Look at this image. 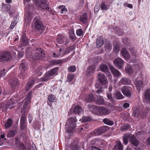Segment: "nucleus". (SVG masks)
<instances>
[{
    "mask_svg": "<svg viewBox=\"0 0 150 150\" xmlns=\"http://www.w3.org/2000/svg\"><path fill=\"white\" fill-rule=\"evenodd\" d=\"M76 118L75 117H71L67 120L65 127L68 133L71 134L74 132L76 127Z\"/></svg>",
    "mask_w": 150,
    "mask_h": 150,
    "instance_id": "nucleus-1",
    "label": "nucleus"
},
{
    "mask_svg": "<svg viewBox=\"0 0 150 150\" xmlns=\"http://www.w3.org/2000/svg\"><path fill=\"white\" fill-rule=\"evenodd\" d=\"M88 107L90 111L93 112H98L101 115H107L110 112V110L103 107H99L91 105H88Z\"/></svg>",
    "mask_w": 150,
    "mask_h": 150,
    "instance_id": "nucleus-2",
    "label": "nucleus"
},
{
    "mask_svg": "<svg viewBox=\"0 0 150 150\" xmlns=\"http://www.w3.org/2000/svg\"><path fill=\"white\" fill-rule=\"evenodd\" d=\"M45 0H35L36 7L40 10H49V7Z\"/></svg>",
    "mask_w": 150,
    "mask_h": 150,
    "instance_id": "nucleus-3",
    "label": "nucleus"
},
{
    "mask_svg": "<svg viewBox=\"0 0 150 150\" xmlns=\"http://www.w3.org/2000/svg\"><path fill=\"white\" fill-rule=\"evenodd\" d=\"M92 150H100L101 146L103 145V141L101 139H97L91 141Z\"/></svg>",
    "mask_w": 150,
    "mask_h": 150,
    "instance_id": "nucleus-4",
    "label": "nucleus"
},
{
    "mask_svg": "<svg viewBox=\"0 0 150 150\" xmlns=\"http://www.w3.org/2000/svg\"><path fill=\"white\" fill-rule=\"evenodd\" d=\"M32 92L31 91L29 92L23 101L25 102V103L23 106V108L21 109V111H24V112H26L28 108V105L30 103L31 99V95Z\"/></svg>",
    "mask_w": 150,
    "mask_h": 150,
    "instance_id": "nucleus-5",
    "label": "nucleus"
},
{
    "mask_svg": "<svg viewBox=\"0 0 150 150\" xmlns=\"http://www.w3.org/2000/svg\"><path fill=\"white\" fill-rule=\"evenodd\" d=\"M12 55L8 52H2L0 53V61H8L11 59Z\"/></svg>",
    "mask_w": 150,
    "mask_h": 150,
    "instance_id": "nucleus-6",
    "label": "nucleus"
},
{
    "mask_svg": "<svg viewBox=\"0 0 150 150\" xmlns=\"http://www.w3.org/2000/svg\"><path fill=\"white\" fill-rule=\"evenodd\" d=\"M33 7L32 5H27L25 8V11L26 12L24 17V18L26 20H28V22L33 17V14L30 11V10Z\"/></svg>",
    "mask_w": 150,
    "mask_h": 150,
    "instance_id": "nucleus-7",
    "label": "nucleus"
},
{
    "mask_svg": "<svg viewBox=\"0 0 150 150\" xmlns=\"http://www.w3.org/2000/svg\"><path fill=\"white\" fill-rule=\"evenodd\" d=\"M120 90L123 94L128 97L131 96L132 93V88L131 87L124 86L120 88Z\"/></svg>",
    "mask_w": 150,
    "mask_h": 150,
    "instance_id": "nucleus-8",
    "label": "nucleus"
},
{
    "mask_svg": "<svg viewBox=\"0 0 150 150\" xmlns=\"http://www.w3.org/2000/svg\"><path fill=\"white\" fill-rule=\"evenodd\" d=\"M57 42L59 44L64 43L65 45H67L69 42L65 35H58L57 40Z\"/></svg>",
    "mask_w": 150,
    "mask_h": 150,
    "instance_id": "nucleus-9",
    "label": "nucleus"
},
{
    "mask_svg": "<svg viewBox=\"0 0 150 150\" xmlns=\"http://www.w3.org/2000/svg\"><path fill=\"white\" fill-rule=\"evenodd\" d=\"M97 78L99 82L104 85L107 84L108 81L106 77L102 73H99L97 76Z\"/></svg>",
    "mask_w": 150,
    "mask_h": 150,
    "instance_id": "nucleus-10",
    "label": "nucleus"
},
{
    "mask_svg": "<svg viewBox=\"0 0 150 150\" xmlns=\"http://www.w3.org/2000/svg\"><path fill=\"white\" fill-rule=\"evenodd\" d=\"M44 55L45 54L42 49L40 48L37 49L35 52V56L33 57V59H41L42 57H44Z\"/></svg>",
    "mask_w": 150,
    "mask_h": 150,
    "instance_id": "nucleus-11",
    "label": "nucleus"
},
{
    "mask_svg": "<svg viewBox=\"0 0 150 150\" xmlns=\"http://www.w3.org/2000/svg\"><path fill=\"white\" fill-rule=\"evenodd\" d=\"M113 63L114 65L119 69L122 68L124 65V61L120 58L115 59Z\"/></svg>",
    "mask_w": 150,
    "mask_h": 150,
    "instance_id": "nucleus-12",
    "label": "nucleus"
},
{
    "mask_svg": "<svg viewBox=\"0 0 150 150\" xmlns=\"http://www.w3.org/2000/svg\"><path fill=\"white\" fill-rule=\"evenodd\" d=\"M108 126H103L98 128L94 131V135H99L106 132L108 130Z\"/></svg>",
    "mask_w": 150,
    "mask_h": 150,
    "instance_id": "nucleus-13",
    "label": "nucleus"
},
{
    "mask_svg": "<svg viewBox=\"0 0 150 150\" xmlns=\"http://www.w3.org/2000/svg\"><path fill=\"white\" fill-rule=\"evenodd\" d=\"M35 22V28L38 30H42L44 27L42 22L40 20L36 18L34 19Z\"/></svg>",
    "mask_w": 150,
    "mask_h": 150,
    "instance_id": "nucleus-14",
    "label": "nucleus"
},
{
    "mask_svg": "<svg viewBox=\"0 0 150 150\" xmlns=\"http://www.w3.org/2000/svg\"><path fill=\"white\" fill-rule=\"evenodd\" d=\"M110 69L114 76L119 78L121 76V74L119 71L113 67H110Z\"/></svg>",
    "mask_w": 150,
    "mask_h": 150,
    "instance_id": "nucleus-15",
    "label": "nucleus"
},
{
    "mask_svg": "<svg viewBox=\"0 0 150 150\" xmlns=\"http://www.w3.org/2000/svg\"><path fill=\"white\" fill-rule=\"evenodd\" d=\"M121 53L122 56L126 60H128L130 58V56L127 50L123 48L121 51Z\"/></svg>",
    "mask_w": 150,
    "mask_h": 150,
    "instance_id": "nucleus-16",
    "label": "nucleus"
},
{
    "mask_svg": "<svg viewBox=\"0 0 150 150\" xmlns=\"http://www.w3.org/2000/svg\"><path fill=\"white\" fill-rule=\"evenodd\" d=\"M73 112L75 114L80 115L83 113V110L81 107L79 105H76L73 109Z\"/></svg>",
    "mask_w": 150,
    "mask_h": 150,
    "instance_id": "nucleus-17",
    "label": "nucleus"
},
{
    "mask_svg": "<svg viewBox=\"0 0 150 150\" xmlns=\"http://www.w3.org/2000/svg\"><path fill=\"white\" fill-rule=\"evenodd\" d=\"M64 54V51L62 50L61 48H60L58 52L53 53L52 57L55 58H59L62 57Z\"/></svg>",
    "mask_w": 150,
    "mask_h": 150,
    "instance_id": "nucleus-18",
    "label": "nucleus"
},
{
    "mask_svg": "<svg viewBox=\"0 0 150 150\" xmlns=\"http://www.w3.org/2000/svg\"><path fill=\"white\" fill-rule=\"evenodd\" d=\"M135 84L137 91H139L141 88L143 87L144 85H146V83L145 84L144 83H143L142 81L139 80L137 81Z\"/></svg>",
    "mask_w": 150,
    "mask_h": 150,
    "instance_id": "nucleus-19",
    "label": "nucleus"
},
{
    "mask_svg": "<svg viewBox=\"0 0 150 150\" xmlns=\"http://www.w3.org/2000/svg\"><path fill=\"white\" fill-rule=\"evenodd\" d=\"M144 98L147 103H150V89L146 90L144 94Z\"/></svg>",
    "mask_w": 150,
    "mask_h": 150,
    "instance_id": "nucleus-20",
    "label": "nucleus"
},
{
    "mask_svg": "<svg viewBox=\"0 0 150 150\" xmlns=\"http://www.w3.org/2000/svg\"><path fill=\"white\" fill-rule=\"evenodd\" d=\"M123 146L120 141H117V144L114 146L113 150H123Z\"/></svg>",
    "mask_w": 150,
    "mask_h": 150,
    "instance_id": "nucleus-21",
    "label": "nucleus"
},
{
    "mask_svg": "<svg viewBox=\"0 0 150 150\" xmlns=\"http://www.w3.org/2000/svg\"><path fill=\"white\" fill-rule=\"evenodd\" d=\"M96 46L97 47H99L102 46L104 44V40L102 37L100 36L97 39L96 42Z\"/></svg>",
    "mask_w": 150,
    "mask_h": 150,
    "instance_id": "nucleus-22",
    "label": "nucleus"
},
{
    "mask_svg": "<svg viewBox=\"0 0 150 150\" xmlns=\"http://www.w3.org/2000/svg\"><path fill=\"white\" fill-rule=\"evenodd\" d=\"M130 141L131 144L135 146H137L139 144V142L136 137L133 135L130 137Z\"/></svg>",
    "mask_w": 150,
    "mask_h": 150,
    "instance_id": "nucleus-23",
    "label": "nucleus"
},
{
    "mask_svg": "<svg viewBox=\"0 0 150 150\" xmlns=\"http://www.w3.org/2000/svg\"><path fill=\"white\" fill-rule=\"evenodd\" d=\"M80 21L83 23H86L87 21L88 16L86 13L83 14L80 18Z\"/></svg>",
    "mask_w": 150,
    "mask_h": 150,
    "instance_id": "nucleus-24",
    "label": "nucleus"
},
{
    "mask_svg": "<svg viewBox=\"0 0 150 150\" xmlns=\"http://www.w3.org/2000/svg\"><path fill=\"white\" fill-rule=\"evenodd\" d=\"M110 4H107L105 2H103L100 5V8L102 10H106L109 9Z\"/></svg>",
    "mask_w": 150,
    "mask_h": 150,
    "instance_id": "nucleus-25",
    "label": "nucleus"
},
{
    "mask_svg": "<svg viewBox=\"0 0 150 150\" xmlns=\"http://www.w3.org/2000/svg\"><path fill=\"white\" fill-rule=\"evenodd\" d=\"M51 76L47 72L40 79L42 81H46L51 79Z\"/></svg>",
    "mask_w": 150,
    "mask_h": 150,
    "instance_id": "nucleus-26",
    "label": "nucleus"
},
{
    "mask_svg": "<svg viewBox=\"0 0 150 150\" xmlns=\"http://www.w3.org/2000/svg\"><path fill=\"white\" fill-rule=\"evenodd\" d=\"M35 82V80L28 81L26 85V91H28L32 87V86Z\"/></svg>",
    "mask_w": 150,
    "mask_h": 150,
    "instance_id": "nucleus-27",
    "label": "nucleus"
},
{
    "mask_svg": "<svg viewBox=\"0 0 150 150\" xmlns=\"http://www.w3.org/2000/svg\"><path fill=\"white\" fill-rule=\"evenodd\" d=\"M22 41V45L23 46H26L28 43V40L26 37V35L24 34L23 35L21 39Z\"/></svg>",
    "mask_w": 150,
    "mask_h": 150,
    "instance_id": "nucleus-28",
    "label": "nucleus"
},
{
    "mask_svg": "<svg viewBox=\"0 0 150 150\" xmlns=\"http://www.w3.org/2000/svg\"><path fill=\"white\" fill-rule=\"evenodd\" d=\"M120 82L123 84H129L131 83L129 79L124 77L121 79Z\"/></svg>",
    "mask_w": 150,
    "mask_h": 150,
    "instance_id": "nucleus-29",
    "label": "nucleus"
},
{
    "mask_svg": "<svg viewBox=\"0 0 150 150\" xmlns=\"http://www.w3.org/2000/svg\"><path fill=\"white\" fill-rule=\"evenodd\" d=\"M95 70V66L93 65L90 67L88 68L86 71V74L87 76H89L93 73Z\"/></svg>",
    "mask_w": 150,
    "mask_h": 150,
    "instance_id": "nucleus-30",
    "label": "nucleus"
},
{
    "mask_svg": "<svg viewBox=\"0 0 150 150\" xmlns=\"http://www.w3.org/2000/svg\"><path fill=\"white\" fill-rule=\"evenodd\" d=\"M11 8V6L9 4H2V10L3 11L6 12L8 11Z\"/></svg>",
    "mask_w": 150,
    "mask_h": 150,
    "instance_id": "nucleus-31",
    "label": "nucleus"
},
{
    "mask_svg": "<svg viewBox=\"0 0 150 150\" xmlns=\"http://www.w3.org/2000/svg\"><path fill=\"white\" fill-rule=\"evenodd\" d=\"M58 69V68L56 67L51 69L47 72L51 76H52L57 73Z\"/></svg>",
    "mask_w": 150,
    "mask_h": 150,
    "instance_id": "nucleus-32",
    "label": "nucleus"
},
{
    "mask_svg": "<svg viewBox=\"0 0 150 150\" xmlns=\"http://www.w3.org/2000/svg\"><path fill=\"white\" fill-rule=\"evenodd\" d=\"M63 61L62 59L52 60L50 61V64L52 65H57L62 63Z\"/></svg>",
    "mask_w": 150,
    "mask_h": 150,
    "instance_id": "nucleus-33",
    "label": "nucleus"
},
{
    "mask_svg": "<svg viewBox=\"0 0 150 150\" xmlns=\"http://www.w3.org/2000/svg\"><path fill=\"white\" fill-rule=\"evenodd\" d=\"M95 98L92 94L89 95L87 96L85 98V100L87 102H90L94 100Z\"/></svg>",
    "mask_w": 150,
    "mask_h": 150,
    "instance_id": "nucleus-34",
    "label": "nucleus"
},
{
    "mask_svg": "<svg viewBox=\"0 0 150 150\" xmlns=\"http://www.w3.org/2000/svg\"><path fill=\"white\" fill-rule=\"evenodd\" d=\"M115 95L116 98L117 99H122L124 98L121 92L118 91H116L115 93Z\"/></svg>",
    "mask_w": 150,
    "mask_h": 150,
    "instance_id": "nucleus-35",
    "label": "nucleus"
},
{
    "mask_svg": "<svg viewBox=\"0 0 150 150\" xmlns=\"http://www.w3.org/2000/svg\"><path fill=\"white\" fill-rule=\"evenodd\" d=\"M18 19V16L14 18L13 21L11 23L10 26V28L11 29H12L14 27L17 23Z\"/></svg>",
    "mask_w": 150,
    "mask_h": 150,
    "instance_id": "nucleus-36",
    "label": "nucleus"
},
{
    "mask_svg": "<svg viewBox=\"0 0 150 150\" xmlns=\"http://www.w3.org/2000/svg\"><path fill=\"white\" fill-rule=\"evenodd\" d=\"M103 121L105 124L109 125H112L114 124L113 121L107 118L103 119Z\"/></svg>",
    "mask_w": 150,
    "mask_h": 150,
    "instance_id": "nucleus-37",
    "label": "nucleus"
},
{
    "mask_svg": "<svg viewBox=\"0 0 150 150\" xmlns=\"http://www.w3.org/2000/svg\"><path fill=\"white\" fill-rule=\"evenodd\" d=\"M59 11L61 13H65L67 11V9L65 8L64 6L61 5L58 7Z\"/></svg>",
    "mask_w": 150,
    "mask_h": 150,
    "instance_id": "nucleus-38",
    "label": "nucleus"
},
{
    "mask_svg": "<svg viewBox=\"0 0 150 150\" xmlns=\"http://www.w3.org/2000/svg\"><path fill=\"white\" fill-rule=\"evenodd\" d=\"M129 135L128 134H125L123 137V142L125 144H127L128 142L129 138Z\"/></svg>",
    "mask_w": 150,
    "mask_h": 150,
    "instance_id": "nucleus-39",
    "label": "nucleus"
},
{
    "mask_svg": "<svg viewBox=\"0 0 150 150\" xmlns=\"http://www.w3.org/2000/svg\"><path fill=\"white\" fill-rule=\"evenodd\" d=\"M96 103L99 105H103L104 103L103 99L100 97H97L96 98Z\"/></svg>",
    "mask_w": 150,
    "mask_h": 150,
    "instance_id": "nucleus-40",
    "label": "nucleus"
},
{
    "mask_svg": "<svg viewBox=\"0 0 150 150\" xmlns=\"http://www.w3.org/2000/svg\"><path fill=\"white\" fill-rule=\"evenodd\" d=\"M100 69L101 71L105 72L108 70V68L107 65L103 64L100 65Z\"/></svg>",
    "mask_w": 150,
    "mask_h": 150,
    "instance_id": "nucleus-41",
    "label": "nucleus"
},
{
    "mask_svg": "<svg viewBox=\"0 0 150 150\" xmlns=\"http://www.w3.org/2000/svg\"><path fill=\"white\" fill-rule=\"evenodd\" d=\"M91 118L88 116H84L82 119H80V121L82 122H85L88 121H91Z\"/></svg>",
    "mask_w": 150,
    "mask_h": 150,
    "instance_id": "nucleus-42",
    "label": "nucleus"
},
{
    "mask_svg": "<svg viewBox=\"0 0 150 150\" xmlns=\"http://www.w3.org/2000/svg\"><path fill=\"white\" fill-rule=\"evenodd\" d=\"M75 45H73L67 48L65 51L64 53L65 54H67L69 53L71 51H73L74 49L75 48Z\"/></svg>",
    "mask_w": 150,
    "mask_h": 150,
    "instance_id": "nucleus-43",
    "label": "nucleus"
},
{
    "mask_svg": "<svg viewBox=\"0 0 150 150\" xmlns=\"http://www.w3.org/2000/svg\"><path fill=\"white\" fill-rule=\"evenodd\" d=\"M12 121L11 119H8L5 125L6 128L7 129L11 127L12 125Z\"/></svg>",
    "mask_w": 150,
    "mask_h": 150,
    "instance_id": "nucleus-44",
    "label": "nucleus"
},
{
    "mask_svg": "<svg viewBox=\"0 0 150 150\" xmlns=\"http://www.w3.org/2000/svg\"><path fill=\"white\" fill-rule=\"evenodd\" d=\"M20 69L21 70L22 73H23L27 69V65L22 63L20 64Z\"/></svg>",
    "mask_w": 150,
    "mask_h": 150,
    "instance_id": "nucleus-45",
    "label": "nucleus"
},
{
    "mask_svg": "<svg viewBox=\"0 0 150 150\" xmlns=\"http://www.w3.org/2000/svg\"><path fill=\"white\" fill-rule=\"evenodd\" d=\"M126 71L127 73L131 74L133 72V69L132 67L128 65L125 68Z\"/></svg>",
    "mask_w": 150,
    "mask_h": 150,
    "instance_id": "nucleus-46",
    "label": "nucleus"
},
{
    "mask_svg": "<svg viewBox=\"0 0 150 150\" xmlns=\"http://www.w3.org/2000/svg\"><path fill=\"white\" fill-rule=\"evenodd\" d=\"M130 127V126L128 124H125L122 125L120 128V130L122 131H126Z\"/></svg>",
    "mask_w": 150,
    "mask_h": 150,
    "instance_id": "nucleus-47",
    "label": "nucleus"
},
{
    "mask_svg": "<svg viewBox=\"0 0 150 150\" xmlns=\"http://www.w3.org/2000/svg\"><path fill=\"white\" fill-rule=\"evenodd\" d=\"M16 134L15 131L14 130H11L8 133L7 137H14Z\"/></svg>",
    "mask_w": 150,
    "mask_h": 150,
    "instance_id": "nucleus-48",
    "label": "nucleus"
},
{
    "mask_svg": "<svg viewBox=\"0 0 150 150\" xmlns=\"http://www.w3.org/2000/svg\"><path fill=\"white\" fill-rule=\"evenodd\" d=\"M134 115L135 117H138L140 114V112L139 109L137 108H136L134 110Z\"/></svg>",
    "mask_w": 150,
    "mask_h": 150,
    "instance_id": "nucleus-49",
    "label": "nucleus"
},
{
    "mask_svg": "<svg viewBox=\"0 0 150 150\" xmlns=\"http://www.w3.org/2000/svg\"><path fill=\"white\" fill-rule=\"evenodd\" d=\"M114 46L113 47L114 51L116 53H118L120 50L119 45L117 43H115L114 44Z\"/></svg>",
    "mask_w": 150,
    "mask_h": 150,
    "instance_id": "nucleus-50",
    "label": "nucleus"
},
{
    "mask_svg": "<svg viewBox=\"0 0 150 150\" xmlns=\"http://www.w3.org/2000/svg\"><path fill=\"white\" fill-rule=\"evenodd\" d=\"M55 97L54 95L50 94L48 97V99L49 101L53 102L54 100Z\"/></svg>",
    "mask_w": 150,
    "mask_h": 150,
    "instance_id": "nucleus-51",
    "label": "nucleus"
},
{
    "mask_svg": "<svg viewBox=\"0 0 150 150\" xmlns=\"http://www.w3.org/2000/svg\"><path fill=\"white\" fill-rule=\"evenodd\" d=\"M10 83L11 84V85L13 86L16 85L18 83V80L16 78H14L11 80L10 81Z\"/></svg>",
    "mask_w": 150,
    "mask_h": 150,
    "instance_id": "nucleus-52",
    "label": "nucleus"
},
{
    "mask_svg": "<svg viewBox=\"0 0 150 150\" xmlns=\"http://www.w3.org/2000/svg\"><path fill=\"white\" fill-rule=\"evenodd\" d=\"M68 71L71 72H74L76 69V68L75 66H72L69 67Z\"/></svg>",
    "mask_w": 150,
    "mask_h": 150,
    "instance_id": "nucleus-53",
    "label": "nucleus"
},
{
    "mask_svg": "<svg viewBox=\"0 0 150 150\" xmlns=\"http://www.w3.org/2000/svg\"><path fill=\"white\" fill-rule=\"evenodd\" d=\"M76 34L77 36H81L83 35V31L81 29H79L76 30Z\"/></svg>",
    "mask_w": 150,
    "mask_h": 150,
    "instance_id": "nucleus-54",
    "label": "nucleus"
},
{
    "mask_svg": "<svg viewBox=\"0 0 150 150\" xmlns=\"http://www.w3.org/2000/svg\"><path fill=\"white\" fill-rule=\"evenodd\" d=\"M69 38L72 40H74L76 39L75 35L73 33L71 32L69 34Z\"/></svg>",
    "mask_w": 150,
    "mask_h": 150,
    "instance_id": "nucleus-55",
    "label": "nucleus"
},
{
    "mask_svg": "<svg viewBox=\"0 0 150 150\" xmlns=\"http://www.w3.org/2000/svg\"><path fill=\"white\" fill-rule=\"evenodd\" d=\"M74 76L73 74L69 75L68 76L67 79L68 81H71L73 79Z\"/></svg>",
    "mask_w": 150,
    "mask_h": 150,
    "instance_id": "nucleus-56",
    "label": "nucleus"
},
{
    "mask_svg": "<svg viewBox=\"0 0 150 150\" xmlns=\"http://www.w3.org/2000/svg\"><path fill=\"white\" fill-rule=\"evenodd\" d=\"M20 125L21 128L23 130L26 128L25 122H21Z\"/></svg>",
    "mask_w": 150,
    "mask_h": 150,
    "instance_id": "nucleus-57",
    "label": "nucleus"
},
{
    "mask_svg": "<svg viewBox=\"0 0 150 150\" xmlns=\"http://www.w3.org/2000/svg\"><path fill=\"white\" fill-rule=\"evenodd\" d=\"M107 97L108 99L110 100L111 102H113V98L111 94H107Z\"/></svg>",
    "mask_w": 150,
    "mask_h": 150,
    "instance_id": "nucleus-58",
    "label": "nucleus"
},
{
    "mask_svg": "<svg viewBox=\"0 0 150 150\" xmlns=\"http://www.w3.org/2000/svg\"><path fill=\"white\" fill-rule=\"evenodd\" d=\"M26 120V117L25 116H22L20 122H25Z\"/></svg>",
    "mask_w": 150,
    "mask_h": 150,
    "instance_id": "nucleus-59",
    "label": "nucleus"
},
{
    "mask_svg": "<svg viewBox=\"0 0 150 150\" xmlns=\"http://www.w3.org/2000/svg\"><path fill=\"white\" fill-rule=\"evenodd\" d=\"M28 120L29 122L31 123L32 121V117L30 114L28 115Z\"/></svg>",
    "mask_w": 150,
    "mask_h": 150,
    "instance_id": "nucleus-60",
    "label": "nucleus"
},
{
    "mask_svg": "<svg viewBox=\"0 0 150 150\" xmlns=\"http://www.w3.org/2000/svg\"><path fill=\"white\" fill-rule=\"evenodd\" d=\"M5 71V70L4 69L3 71H0V76H3L5 75L6 73L4 72Z\"/></svg>",
    "mask_w": 150,
    "mask_h": 150,
    "instance_id": "nucleus-61",
    "label": "nucleus"
},
{
    "mask_svg": "<svg viewBox=\"0 0 150 150\" xmlns=\"http://www.w3.org/2000/svg\"><path fill=\"white\" fill-rule=\"evenodd\" d=\"M99 10V7L98 6H96L94 8V12L96 13L98 12Z\"/></svg>",
    "mask_w": 150,
    "mask_h": 150,
    "instance_id": "nucleus-62",
    "label": "nucleus"
},
{
    "mask_svg": "<svg viewBox=\"0 0 150 150\" xmlns=\"http://www.w3.org/2000/svg\"><path fill=\"white\" fill-rule=\"evenodd\" d=\"M129 104L128 103H125L123 104V105L124 107L126 108L129 107Z\"/></svg>",
    "mask_w": 150,
    "mask_h": 150,
    "instance_id": "nucleus-63",
    "label": "nucleus"
},
{
    "mask_svg": "<svg viewBox=\"0 0 150 150\" xmlns=\"http://www.w3.org/2000/svg\"><path fill=\"white\" fill-rule=\"evenodd\" d=\"M75 148L72 147L73 150H77L79 149V147L77 144H74Z\"/></svg>",
    "mask_w": 150,
    "mask_h": 150,
    "instance_id": "nucleus-64",
    "label": "nucleus"
}]
</instances>
